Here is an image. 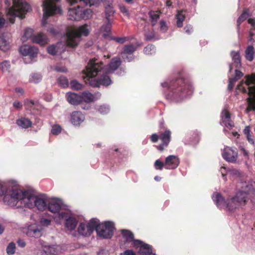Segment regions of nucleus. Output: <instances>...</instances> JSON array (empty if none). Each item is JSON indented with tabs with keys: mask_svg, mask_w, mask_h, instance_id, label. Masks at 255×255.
I'll return each instance as SVG.
<instances>
[{
	"mask_svg": "<svg viewBox=\"0 0 255 255\" xmlns=\"http://www.w3.org/2000/svg\"><path fill=\"white\" fill-rule=\"evenodd\" d=\"M145 39L147 40H150L154 37V32L153 31L147 32L145 34Z\"/></svg>",
	"mask_w": 255,
	"mask_h": 255,
	"instance_id": "864d4df0",
	"label": "nucleus"
},
{
	"mask_svg": "<svg viewBox=\"0 0 255 255\" xmlns=\"http://www.w3.org/2000/svg\"><path fill=\"white\" fill-rule=\"evenodd\" d=\"M13 5L8 8L6 16L9 22L13 23L15 17L23 18L25 14L30 9L27 3L23 0H12Z\"/></svg>",
	"mask_w": 255,
	"mask_h": 255,
	"instance_id": "20e7f679",
	"label": "nucleus"
},
{
	"mask_svg": "<svg viewBox=\"0 0 255 255\" xmlns=\"http://www.w3.org/2000/svg\"><path fill=\"white\" fill-rule=\"evenodd\" d=\"M64 251V247L60 245L45 246L43 247L41 255H58Z\"/></svg>",
	"mask_w": 255,
	"mask_h": 255,
	"instance_id": "ddd939ff",
	"label": "nucleus"
},
{
	"mask_svg": "<svg viewBox=\"0 0 255 255\" xmlns=\"http://www.w3.org/2000/svg\"><path fill=\"white\" fill-rule=\"evenodd\" d=\"M239 186L241 187V190L234 197L228 200L227 203L220 194H214L212 198L217 206L220 208L226 207L229 210L233 211L245 206L247 202L248 195L253 187L246 182L240 183Z\"/></svg>",
	"mask_w": 255,
	"mask_h": 255,
	"instance_id": "7ed1b4c3",
	"label": "nucleus"
},
{
	"mask_svg": "<svg viewBox=\"0 0 255 255\" xmlns=\"http://www.w3.org/2000/svg\"><path fill=\"white\" fill-rule=\"evenodd\" d=\"M254 48L252 45H249L247 47L245 51V57L247 60L252 61L254 57Z\"/></svg>",
	"mask_w": 255,
	"mask_h": 255,
	"instance_id": "72a5a7b5",
	"label": "nucleus"
},
{
	"mask_svg": "<svg viewBox=\"0 0 255 255\" xmlns=\"http://www.w3.org/2000/svg\"><path fill=\"white\" fill-rule=\"evenodd\" d=\"M246 137L247 138V139H248V141L251 144H254V138H253V136H252V135L251 134H250L247 135Z\"/></svg>",
	"mask_w": 255,
	"mask_h": 255,
	"instance_id": "774afa93",
	"label": "nucleus"
},
{
	"mask_svg": "<svg viewBox=\"0 0 255 255\" xmlns=\"http://www.w3.org/2000/svg\"><path fill=\"white\" fill-rule=\"evenodd\" d=\"M117 42L119 43H124L126 41H127L128 40V38L124 37H115L114 39Z\"/></svg>",
	"mask_w": 255,
	"mask_h": 255,
	"instance_id": "13d9d810",
	"label": "nucleus"
},
{
	"mask_svg": "<svg viewBox=\"0 0 255 255\" xmlns=\"http://www.w3.org/2000/svg\"><path fill=\"white\" fill-rule=\"evenodd\" d=\"M227 172L233 177H238L240 175V172L238 170L235 169H229L228 170Z\"/></svg>",
	"mask_w": 255,
	"mask_h": 255,
	"instance_id": "603ef678",
	"label": "nucleus"
},
{
	"mask_svg": "<svg viewBox=\"0 0 255 255\" xmlns=\"http://www.w3.org/2000/svg\"><path fill=\"white\" fill-rule=\"evenodd\" d=\"M123 237L126 239L127 242H132L135 240L133 239V234L128 230H124L122 231Z\"/></svg>",
	"mask_w": 255,
	"mask_h": 255,
	"instance_id": "4c0bfd02",
	"label": "nucleus"
},
{
	"mask_svg": "<svg viewBox=\"0 0 255 255\" xmlns=\"http://www.w3.org/2000/svg\"><path fill=\"white\" fill-rule=\"evenodd\" d=\"M136 46L133 44L127 45L125 46L123 51L121 53L122 57L127 59L128 61L132 59V53L135 51Z\"/></svg>",
	"mask_w": 255,
	"mask_h": 255,
	"instance_id": "aec40b11",
	"label": "nucleus"
},
{
	"mask_svg": "<svg viewBox=\"0 0 255 255\" xmlns=\"http://www.w3.org/2000/svg\"><path fill=\"white\" fill-rule=\"evenodd\" d=\"M243 76V73L238 70L237 69L235 70V77L230 79L229 83L228 85V88L230 89H232L234 86L235 83L238 81L240 78H241Z\"/></svg>",
	"mask_w": 255,
	"mask_h": 255,
	"instance_id": "2f4dec72",
	"label": "nucleus"
},
{
	"mask_svg": "<svg viewBox=\"0 0 255 255\" xmlns=\"http://www.w3.org/2000/svg\"><path fill=\"white\" fill-rule=\"evenodd\" d=\"M24 105L27 109L32 108L33 106L34 105V103L32 100H26L24 102Z\"/></svg>",
	"mask_w": 255,
	"mask_h": 255,
	"instance_id": "6e6d98bb",
	"label": "nucleus"
},
{
	"mask_svg": "<svg viewBox=\"0 0 255 255\" xmlns=\"http://www.w3.org/2000/svg\"><path fill=\"white\" fill-rule=\"evenodd\" d=\"M152 25L154 26L156 23L157 21L159 18V15L157 11H151L149 13Z\"/></svg>",
	"mask_w": 255,
	"mask_h": 255,
	"instance_id": "58836bf2",
	"label": "nucleus"
},
{
	"mask_svg": "<svg viewBox=\"0 0 255 255\" xmlns=\"http://www.w3.org/2000/svg\"><path fill=\"white\" fill-rule=\"evenodd\" d=\"M98 236L104 239H110L113 235L114 230V223L107 221L102 224H99L95 228Z\"/></svg>",
	"mask_w": 255,
	"mask_h": 255,
	"instance_id": "9d476101",
	"label": "nucleus"
},
{
	"mask_svg": "<svg viewBox=\"0 0 255 255\" xmlns=\"http://www.w3.org/2000/svg\"><path fill=\"white\" fill-rule=\"evenodd\" d=\"M102 65V62H95L93 59L89 61L86 70L83 71V78L86 83L93 87L107 86L111 84V78L108 75L110 73Z\"/></svg>",
	"mask_w": 255,
	"mask_h": 255,
	"instance_id": "f03ea898",
	"label": "nucleus"
},
{
	"mask_svg": "<svg viewBox=\"0 0 255 255\" xmlns=\"http://www.w3.org/2000/svg\"><path fill=\"white\" fill-rule=\"evenodd\" d=\"M185 11L183 10L178 11L176 17L177 19V25L179 27H181L183 26V21L185 19Z\"/></svg>",
	"mask_w": 255,
	"mask_h": 255,
	"instance_id": "f704fd0d",
	"label": "nucleus"
},
{
	"mask_svg": "<svg viewBox=\"0 0 255 255\" xmlns=\"http://www.w3.org/2000/svg\"><path fill=\"white\" fill-rule=\"evenodd\" d=\"M85 119L84 116L80 112H74L71 116V123L75 126H79Z\"/></svg>",
	"mask_w": 255,
	"mask_h": 255,
	"instance_id": "393cba45",
	"label": "nucleus"
},
{
	"mask_svg": "<svg viewBox=\"0 0 255 255\" xmlns=\"http://www.w3.org/2000/svg\"><path fill=\"white\" fill-rule=\"evenodd\" d=\"M231 56L232 57V64L230 65V72L234 69L238 68L241 66V58L239 51H232L231 52Z\"/></svg>",
	"mask_w": 255,
	"mask_h": 255,
	"instance_id": "5701e85b",
	"label": "nucleus"
},
{
	"mask_svg": "<svg viewBox=\"0 0 255 255\" xmlns=\"http://www.w3.org/2000/svg\"><path fill=\"white\" fill-rule=\"evenodd\" d=\"M34 34L33 30L30 28H26L24 30V34L21 37L22 42L26 41L28 39L32 38Z\"/></svg>",
	"mask_w": 255,
	"mask_h": 255,
	"instance_id": "c9c22d12",
	"label": "nucleus"
},
{
	"mask_svg": "<svg viewBox=\"0 0 255 255\" xmlns=\"http://www.w3.org/2000/svg\"><path fill=\"white\" fill-rule=\"evenodd\" d=\"M99 111L101 114H107V113H108L109 112V108L107 106H105V105L102 106L99 109Z\"/></svg>",
	"mask_w": 255,
	"mask_h": 255,
	"instance_id": "5fc2aeb1",
	"label": "nucleus"
},
{
	"mask_svg": "<svg viewBox=\"0 0 255 255\" xmlns=\"http://www.w3.org/2000/svg\"><path fill=\"white\" fill-rule=\"evenodd\" d=\"M65 219V227L70 232L73 231L78 224L77 220L74 217L70 215L68 211L61 212L54 218L57 223L60 224L61 219Z\"/></svg>",
	"mask_w": 255,
	"mask_h": 255,
	"instance_id": "1a4fd4ad",
	"label": "nucleus"
},
{
	"mask_svg": "<svg viewBox=\"0 0 255 255\" xmlns=\"http://www.w3.org/2000/svg\"><path fill=\"white\" fill-rule=\"evenodd\" d=\"M121 60L119 57L114 58L109 65L108 68H104L106 69L108 73H111L116 70L121 65Z\"/></svg>",
	"mask_w": 255,
	"mask_h": 255,
	"instance_id": "cd10ccee",
	"label": "nucleus"
},
{
	"mask_svg": "<svg viewBox=\"0 0 255 255\" xmlns=\"http://www.w3.org/2000/svg\"><path fill=\"white\" fill-rule=\"evenodd\" d=\"M133 245L139 248V252L141 255H149L152 253L151 247L147 244H144L140 240L133 241Z\"/></svg>",
	"mask_w": 255,
	"mask_h": 255,
	"instance_id": "f3484780",
	"label": "nucleus"
},
{
	"mask_svg": "<svg viewBox=\"0 0 255 255\" xmlns=\"http://www.w3.org/2000/svg\"><path fill=\"white\" fill-rule=\"evenodd\" d=\"M43 228L38 224H32L29 225L25 231V234L29 237L39 238L43 235Z\"/></svg>",
	"mask_w": 255,
	"mask_h": 255,
	"instance_id": "f8f14e48",
	"label": "nucleus"
},
{
	"mask_svg": "<svg viewBox=\"0 0 255 255\" xmlns=\"http://www.w3.org/2000/svg\"><path fill=\"white\" fill-rule=\"evenodd\" d=\"M58 82L62 87L65 88L68 86V80L65 77H60L58 78Z\"/></svg>",
	"mask_w": 255,
	"mask_h": 255,
	"instance_id": "a18cd8bd",
	"label": "nucleus"
},
{
	"mask_svg": "<svg viewBox=\"0 0 255 255\" xmlns=\"http://www.w3.org/2000/svg\"><path fill=\"white\" fill-rule=\"evenodd\" d=\"M70 5L79 3L81 5H93L97 4L103 0H66Z\"/></svg>",
	"mask_w": 255,
	"mask_h": 255,
	"instance_id": "b1692460",
	"label": "nucleus"
},
{
	"mask_svg": "<svg viewBox=\"0 0 255 255\" xmlns=\"http://www.w3.org/2000/svg\"><path fill=\"white\" fill-rule=\"evenodd\" d=\"M63 46L62 43H57L56 45H52L48 47V52L51 55H54L58 52H61L59 48L61 46L63 47Z\"/></svg>",
	"mask_w": 255,
	"mask_h": 255,
	"instance_id": "473e14b6",
	"label": "nucleus"
},
{
	"mask_svg": "<svg viewBox=\"0 0 255 255\" xmlns=\"http://www.w3.org/2000/svg\"><path fill=\"white\" fill-rule=\"evenodd\" d=\"M92 11L91 9H86L83 11L81 10V19H87L91 17Z\"/></svg>",
	"mask_w": 255,
	"mask_h": 255,
	"instance_id": "a19ab883",
	"label": "nucleus"
},
{
	"mask_svg": "<svg viewBox=\"0 0 255 255\" xmlns=\"http://www.w3.org/2000/svg\"><path fill=\"white\" fill-rule=\"evenodd\" d=\"M67 101L72 105H78L81 102V96L73 93H67L66 95Z\"/></svg>",
	"mask_w": 255,
	"mask_h": 255,
	"instance_id": "bb28decb",
	"label": "nucleus"
},
{
	"mask_svg": "<svg viewBox=\"0 0 255 255\" xmlns=\"http://www.w3.org/2000/svg\"><path fill=\"white\" fill-rule=\"evenodd\" d=\"M19 51L23 55L29 56L30 58L36 57L38 52V50L36 47L27 45H24L20 47Z\"/></svg>",
	"mask_w": 255,
	"mask_h": 255,
	"instance_id": "dca6fc26",
	"label": "nucleus"
},
{
	"mask_svg": "<svg viewBox=\"0 0 255 255\" xmlns=\"http://www.w3.org/2000/svg\"><path fill=\"white\" fill-rule=\"evenodd\" d=\"M61 131V128L58 125H55L52 127L51 133L53 134L57 135Z\"/></svg>",
	"mask_w": 255,
	"mask_h": 255,
	"instance_id": "8fccbe9b",
	"label": "nucleus"
},
{
	"mask_svg": "<svg viewBox=\"0 0 255 255\" xmlns=\"http://www.w3.org/2000/svg\"><path fill=\"white\" fill-rule=\"evenodd\" d=\"M120 255H135V253L132 250H127L121 253Z\"/></svg>",
	"mask_w": 255,
	"mask_h": 255,
	"instance_id": "680f3d73",
	"label": "nucleus"
},
{
	"mask_svg": "<svg viewBox=\"0 0 255 255\" xmlns=\"http://www.w3.org/2000/svg\"><path fill=\"white\" fill-rule=\"evenodd\" d=\"M155 52V47L152 45H149L147 46L144 49V53L146 55H151L154 53Z\"/></svg>",
	"mask_w": 255,
	"mask_h": 255,
	"instance_id": "37998d69",
	"label": "nucleus"
},
{
	"mask_svg": "<svg viewBox=\"0 0 255 255\" xmlns=\"http://www.w3.org/2000/svg\"><path fill=\"white\" fill-rule=\"evenodd\" d=\"M62 207L63 203L61 200L49 198L47 209L50 212L55 214L58 213V215L62 212H60V210L62 208Z\"/></svg>",
	"mask_w": 255,
	"mask_h": 255,
	"instance_id": "2eb2a0df",
	"label": "nucleus"
},
{
	"mask_svg": "<svg viewBox=\"0 0 255 255\" xmlns=\"http://www.w3.org/2000/svg\"><path fill=\"white\" fill-rule=\"evenodd\" d=\"M68 18L72 20L81 19V8L79 5L76 7L69 8L68 11Z\"/></svg>",
	"mask_w": 255,
	"mask_h": 255,
	"instance_id": "4be33fe9",
	"label": "nucleus"
},
{
	"mask_svg": "<svg viewBox=\"0 0 255 255\" xmlns=\"http://www.w3.org/2000/svg\"><path fill=\"white\" fill-rule=\"evenodd\" d=\"M221 117L222 123L226 128L231 129L234 127V123L231 120V115L227 108H225L223 110Z\"/></svg>",
	"mask_w": 255,
	"mask_h": 255,
	"instance_id": "a211bd4d",
	"label": "nucleus"
},
{
	"mask_svg": "<svg viewBox=\"0 0 255 255\" xmlns=\"http://www.w3.org/2000/svg\"><path fill=\"white\" fill-rule=\"evenodd\" d=\"M187 33L190 34L192 31V27L190 25H187L184 28Z\"/></svg>",
	"mask_w": 255,
	"mask_h": 255,
	"instance_id": "338daca9",
	"label": "nucleus"
},
{
	"mask_svg": "<svg viewBox=\"0 0 255 255\" xmlns=\"http://www.w3.org/2000/svg\"><path fill=\"white\" fill-rule=\"evenodd\" d=\"M120 11L122 12L124 15L128 16L129 12L128 9L124 5H120L119 6Z\"/></svg>",
	"mask_w": 255,
	"mask_h": 255,
	"instance_id": "4d7b16f0",
	"label": "nucleus"
},
{
	"mask_svg": "<svg viewBox=\"0 0 255 255\" xmlns=\"http://www.w3.org/2000/svg\"><path fill=\"white\" fill-rule=\"evenodd\" d=\"M101 96V93L97 92L94 94L89 92H84L81 96V102L86 103H90L97 100L100 98Z\"/></svg>",
	"mask_w": 255,
	"mask_h": 255,
	"instance_id": "412c9836",
	"label": "nucleus"
},
{
	"mask_svg": "<svg viewBox=\"0 0 255 255\" xmlns=\"http://www.w3.org/2000/svg\"><path fill=\"white\" fill-rule=\"evenodd\" d=\"M54 70L57 72H67V69L64 67H60L59 66H56L54 68Z\"/></svg>",
	"mask_w": 255,
	"mask_h": 255,
	"instance_id": "bf43d9fd",
	"label": "nucleus"
},
{
	"mask_svg": "<svg viewBox=\"0 0 255 255\" xmlns=\"http://www.w3.org/2000/svg\"><path fill=\"white\" fill-rule=\"evenodd\" d=\"M16 124L19 126L23 128H27L31 127L32 125V122L25 118H21L16 121Z\"/></svg>",
	"mask_w": 255,
	"mask_h": 255,
	"instance_id": "7c9ffc66",
	"label": "nucleus"
},
{
	"mask_svg": "<svg viewBox=\"0 0 255 255\" xmlns=\"http://www.w3.org/2000/svg\"><path fill=\"white\" fill-rule=\"evenodd\" d=\"M154 165L155 169L160 170L163 169L164 166H165L164 163L160 161L159 159L156 160L155 161Z\"/></svg>",
	"mask_w": 255,
	"mask_h": 255,
	"instance_id": "3c124183",
	"label": "nucleus"
},
{
	"mask_svg": "<svg viewBox=\"0 0 255 255\" xmlns=\"http://www.w3.org/2000/svg\"><path fill=\"white\" fill-rule=\"evenodd\" d=\"M42 79V76L38 74H33L31 76L29 81L35 84L39 83Z\"/></svg>",
	"mask_w": 255,
	"mask_h": 255,
	"instance_id": "79ce46f5",
	"label": "nucleus"
},
{
	"mask_svg": "<svg viewBox=\"0 0 255 255\" xmlns=\"http://www.w3.org/2000/svg\"><path fill=\"white\" fill-rule=\"evenodd\" d=\"M249 15V14L248 11L247 10H245L238 19V25L239 26L242 23V22L246 19L248 17Z\"/></svg>",
	"mask_w": 255,
	"mask_h": 255,
	"instance_id": "49530a36",
	"label": "nucleus"
},
{
	"mask_svg": "<svg viewBox=\"0 0 255 255\" xmlns=\"http://www.w3.org/2000/svg\"><path fill=\"white\" fill-rule=\"evenodd\" d=\"M51 224V220L48 219L42 218L39 222V224H38V225H40L43 229L45 227H47L50 225Z\"/></svg>",
	"mask_w": 255,
	"mask_h": 255,
	"instance_id": "de8ad7c7",
	"label": "nucleus"
},
{
	"mask_svg": "<svg viewBox=\"0 0 255 255\" xmlns=\"http://www.w3.org/2000/svg\"><path fill=\"white\" fill-rule=\"evenodd\" d=\"M13 106L16 109H20L22 107L21 104L18 101H14L13 103Z\"/></svg>",
	"mask_w": 255,
	"mask_h": 255,
	"instance_id": "69168bd1",
	"label": "nucleus"
},
{
	"mask_svg": "<svg viewBox=\"0 0 255 255\" xmlns=\"http://www.w3.org/2000/svg\"><path fill=\"white\" fill-rule=\"evenodd\" d=\"M222 155L226 161L231 163L235 162L238 157V152L229 146H226L223 149Z\"/></svg>",
	"mask_w": 255,
	"mask_h": 255,
	"instance_id": "4468645a",
	"label": "nucleus"
},
{
	"mask_svg": "<svg viewBox=\"0 0 255 255\" xmlns=\"http://www.w3.org/2000/svg\"><path fill=\"white\" fill-rule=\"evenodd\" d=\"M10 65L7 61H4L0 64V69L3 73H8Z\"/></svg>",
	"mask_w": 255,
	"mask_h": 255,
	"instance_id": "ea45409f",
	"label": "nucleus"
},
{
	"mask_svg": "<svg viewBox=\"0 0 255 255\" xmlns=\"http://www.w3.org/2000/svg\"><path fill=\"white\" fill-rule=\"evenodd\" d=\"M60 0H43L42 8L43 11V18L42 19V25L46 26L48 23V17L52 15L61 14L62 10L60 6L56 4Z\"/></svg>",
	"mask_w": 255,
	"mask_h": 255,
	"instance_id": "423d86ee",
	"label": "nucleus"
},
{
	"mask_svg": "<svg viewBox=\"0 0 255 255\" xmlns=\"http://www.w3.org/2000/svg\"><path fill=\"white\" fill-rule=\"evenodd\" d=\"M160 29L161 30H162L163 31H165L167 30V27L166 26L165 22L164 21L161 20L160 21Z\"/></svg>",
	"mask_w": 255,
	"mask_h": 255,
	"instance_id": "052dcab7",
	"label": "nucleus"
},
{
	"mask_svg": "<svg viewBox=\"0 0 255 255\" xmlns=\"http://www.w3.org/2000/svg\"><path fill=\"white\" fill-rule=\"evenodd\" d=\"M18 188V184L16 182L14 181H9L6 185H0V196H3V201L7 205L10 206H14L9 204L5 201V198L6 196L12 197L13 193L12 190L14 188Z\"/></svg>",
	"mask_w": 255,
	"mask_h": 255,
	"instance_id": "9b49d317",
	"label": "nucleus"
},
{
	"mask_svg": "<svg viewBox=\"0 0 255 255\" xmlns=\"http://www.w3.org/2000/svg\"><path fill=\"white\" fill-rule=\"evenodd\" d=\"M106 17H108V18H109V17L111 15H113V14L114 13V11L111 7H109V8H107L106 9Z\"/></svg>",
	"mask_w": 255,
	"mask_h": 255,
	"instance_id": "e2e57ef3",
	"label": "nucleus"
},
{
	"mask_svg": "<svg viewBox=\"0 0 255 255\" xmlns=\"http://www.w3.org/2000/svg\"><path fill=\"white\" fill-rule=\"evenodd\" d=\"M12 197L6 196L5 201L12 205H16V201L21 200L24 206L29 208L36 207L37 210L41 211L47 209V205L49 198L45 194L35 195L33 193L21 190L19 187L12 190Z\"/></svg>",
	"mask_w": 255,
	"mask_h": 255,
	"instance_id": "f257e3e1",
	"label": "nucleus"
},
{
	"mask_svg": "<svg viewBox=\"0 0 255 255\" xmlns=\"http://www.w3.org/2000/svg\"><path fill=\"white\" fill-rule=\"evenodd\" d=\"M245 84L248 86L249 98L247 99L248 107V112L255 110V76L247 75L246 76Z\"/></svg>",
	"mask_w": 255,
	"mask_h": 255,
	"instance_id": "0eeeda50",
	"label": "nucleus"
},
{
	"mask_svg": "<svg viewBox=\"0 0 255 255\" xmlns=\"http://www.w3.org/2000/svg\"><path fill=\"white\" fill-rule=\"evenodd\" d=\"M179 164V160L177 156L169 155L165 158L164 164L167 169H174L177 168Z\"/></svg>",
	"mask_w": 255,
	"mask_h": 255,
	"instance_id": "6ab92c4d",
	"label": "nucleus"
},
{
	"mask_svg": "<svg viewBox=\"0 0 255 255\" xmlns=\"http://www.w3.org/2000/svg\"><path fill=\"white\" fill-rule=\"evenodd\" d=\"M111 21L107 17V22L102 26L101 29V32L103 34V36L107 37L109 36L111 31Z\"/></svg>",
	"mask_w": 255,
	"mask_h": 255,
	"instance_id": "c756f323",
	"label": "nucleus"
},
{
	"mask_svg": "<svg viewBox=\"0 0 255 255\" xmlns=\"http://www.w3.org/2000/svg\"><path fill=\"white\" fill-rule=\"evenodd\" d=\"M170 131L169 130H166L160 135L159 138L162 141L163 143L157 147L159 150L162 151L164 149V147L168 145L170 140Z\"/></svg>",
	"mask_w": 255,
	"mask_h": 255,
	"instance_id": "a878e982",
	"label": "nucleus"
},
{
	"mask_svg": "<svg viewBox=\"0 0 255 255\" xmlns=\"http://www.w3.org/2000/svg\"><path fill=\"white\" fill-rule=\"evenodd\" d=\"M15 252V245L11 242L8 244L6 248V253L9 255H13Z\"/></svg>",
	"mask_w": 255,
	"mask_h": 255,
	"instance_id": "c03bdc74",
	"label": "nucleus"
},
{
	"mask_svg": "<svg viewBox=\"0 0 255 255\" xmlns=\"http://www.w3.org/2000/svg\"><path fill=\"white\" fill-rule=\"evenodd\" d=\"M98 225V220L96 219H91L87 224L81 223L77 229V233L73 234L74 237H78V235L83 236H90L95 228Z\"/></svg>",
	"mask_w": 255,
	"mask_h": 255,
	"instance_id": "6e6552de",
	"label": "nucleus"
},
{
	"mask_svg": "<svg viewBox=\"0 0 255 255\" xmlns=\"http://www.w3.org/2000/svg\"><path fill=\"white\" fill-rule=\"evenodd\" d=\"M10 48V42L4 37H0V49L3 51H7Z\"/></svg>",
	"mask_w": 255,
	"mask_h": 255,
	"instance_id": "e433bc0d",
	"label": "nucleus"
},
{
	"mask_svg": "<svg viewBox=\"0 0 255 255\" xmlns=\"http://www.w3.org/2000/svg\"><path fill=\"white\" fill-rule=\"evenodd\" d=\"M220 171H221V172L222 176L224 177V180L225 181H226L227 180V178L225 177V175H226V171L227 172L228 170H226V168L225 167L222 166L221 168V170Z\"/></svg>",
	"mask_w": 255,
	"mask_h": 255,
	"instance_id": "0e129e2a",
	"label": "nucleus"
},
{
	"mask_svg": "<svg viewBox=\"0 0 255 255\" xmlns=\"http://www.w3.org/2000/svg\"><path fill=\"white\" fill-rule=\"evenodd\" d=\"M70 85L72 88L76 90H79L82 88V85L76 80L72 81Z\"/></svg>",
	"mask_w": 255,
	"mask_h": 255,
	"instance_id": "09e8293b",
	"label": "nucleus"
},
{
	"mask_svg": "<svg viewBox=\"0 0 255 255\" xmlns=\"http://www.w3.org/2000/svg\"><path fill=\"white\" fill-rule=\"evenodd\" d=\"M89 33L88 25L84 24L71 30L67 34V44L71 47H75L79 43L81 36H87Z\"/></svg>",
	"mask_w": 255,
	"mask_h": 255,
	"instance_id": "39448f33",
	"label": "nucleus"
},
{
	"mask_svg": "<svg viewBox=\"0 0 255 255\" xmlns=\"http://www.w3.org/2000/svg\"><path fill=\"white\" fill-rule=\"evenodd\" d=\"M33 42L38 44L40 45H44L48 43L47 36L43 33H40L37 35L32 37Z\"/></svg>",
	"mask_w": 255,
	"mask_h": 255,
	"instance_id": "c85d7f7f",
	"label": "nucleus"
}]
</instances>
